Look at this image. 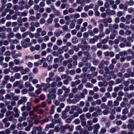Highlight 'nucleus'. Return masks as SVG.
I'll return each mask as SVG.
<instances>
[{
    "instance_id": "obj_63",
    "label": "nucleus",
    "mask_w": 134,
    "mask_h": 134,
    "mask_svg": "<svg viewBox=\"0 0 134 134\" xmlns=\"http://www.w3.org/2000/svg\"><path fill=\"white\" fill-rule=\"evenodd\" d=\"M55 130L56 132H58L60 131V129L58 126H55Z\"/></svg>"
},
{
    "instance_id": "obj_59",
    "label": "nucleus",
    "mask_w": 134,
    "mask_h": 134,
    "mask_svg": "<svg viewBox=\"0 0 134 134\" xmlns=\"http://www.w3.org/2000/svg\"><path fill=\"white\" fill-rule=\"evenodd\" d=\"M88 34L87 32H84L83 34V36L85 38H87L88 36Z\"/></svg>"
},
{
    "instance_id": "obj_3",
    "label": "nucleus",
    "mask_w": 134,
    "mask_h": 134,
    "mask_svg": "<svg viewBox=\"0 0 134 134\" xmlns=\"http://www.w3.org/2000/svg\"><path fill=\"white\" fill-rule=\"evenodd\" d=\"M55 108V107L54 105H53L51 107V110L49 112L50 114H52L54 113Z\"/></svg>"
},
{
    "instance_id": "obj_17",
    "label": "nucleus",
    "mask_w": 134,
    "mask_h": 134,
    "mask_svg": "<svg viewBox=\"0 0 134 134\" xmlns=\"http://www.w3.org/2000/svg\"><path fill=\"white\" fill-rule=\"evenodd\" d=\"M20 82L19 81H16L15 83H13V87H16L18 86V85H19L20 84Z\"/></svg>"
},
{
    "instance_id": "obj_6",
    "label": "nucleus",
    "mask_w": 134,
    "mask_h": 134,
    "mask_svg": "<svg viewBox=\"0 0 134 134\" xmlns=\"http://www.w3.org/2000/svg\"><path fill=\"white\" fill-rule=\"evenodd\" d=\"M95 110L98 113H100L101 111V109L98 106H96L95 108Z\"/></svg>"
},
{
    "instance_id": "obj_54",
    "label": "nucleus",
    "mask_w": 134,
    "mask_h": 134,
    "mask_svg": "<svg viewBox=\"0 0 134 134\" xmlns=\"http://www.w3.org/2000/svg\"><path fill=\"white\" fill-rule=\"evenodd\" d=\"M35 48V50H36L37 51H38L40 50V46L38 44H37L36 45Z\"/></svg>"
},
{
    "instance_id": "obj_21",
    "label": "nucleus",
    "mask_w": 134,
    "mask_h": 134,
    "mask_svg": "<svg viewBox=\"0 0 134 134\" xmlns=\"http://www.w3.org/2000/svg\"><path fill=\"white\" fill-rule=\"evenodd\" d=\"M9 72H13L12 71H10L9 69H5L4 71V73L5 74L8 73Z\"/></svg>"
},
{
    "instance_id": "obj_32",
    "label": "nucleus",
    "mask_w": 134,
    "mask_h": 134,
    "mask_svg": "<svg viewBox=\"0 0 134 134\" xmlns=\"http://www.w3.org/2000/svg\"><path fill=\"white\" fill-rule=\"evenodd\" d=\"M33 71L34 73L36 74L38 72V70L37 68H35L33 69Z\"/></svg>"
},
{
    "instance_id": "obj_47",
    "label": "nucleus",
    "mask_w": 134,
    "mask_h": 134,
    "mask_svg": "<svg viewBox=\"0 0 134 134\" xmlns=\"http://www.w3.org/2000/svg\"><path fill=\"white\" fill-rule=\"evenodd\" d=\"M83 87V85L82 84H81L78 87V88L79 90H81Z\"/></svg>"
},
{
    "instance_id": "obj_45",
    "label": "nucleus",
    "mask_w": 134,
    "mask_h": 134,
    "mask_svg": "<svg viewBox=\"0 0 134 134\" xmlns=\"http://www.w3.org/2000/svg\"><path fill=\"white\" fill-rule=\"evenodd\" d=\"M5 107V105L4 103H0V108H4Z\"/></svg>"
},
{
    "instance_id": "obj_43",
    "label": "nucleus",
    "mask_w": 134,
    "mask_h": 134,
    "mask_svg": "<svg viewBox=\"0 0 134 134\" xmlns=\"http://www.w3.org/2000/svg\"><path fill=\"white\" fill-rule=\"evenodd\" d=\"M98 4L99 6H102L103 5V2L102 1L99 0L98 1Z\"/></svg>"
},
{
    "instance_id": "obj_51",
    "label": "nucleus",
    "mask_w": 134,
    "mask_h": 134,
    "mask_svg": "<svg viewBox=\"0 0 134 134\" xmlns=\"http://www.w3.org/2000/svg\"><path fill=\"white\" fill-rule=\"evenodd\" d=\"M68 117L66 114H63L62 115V118L63 119H65Z\"/></svg>"
},
{
    "instance_id": "obj_5",
    "label": "nucleus",
    "mask_w": 134,
    "mask_h": 134,
    "mask_svg": "<svg viewBox=\"0 0 134 134\" xmlns=\"http://www.w3.org/2000/svg\"><path fill=\"white\" fill-rule=\"evenodd\" d=\"M21 43L22 46L24 48H27V47L28 44L23 41H21Z\"/></svg>"
},
{
    "instance_id": "obj_10",
    "label": "nucleus",
    "mask_w": 134,
    "mask_h": 134,
    "mask_svg": "<svg viewBox=\"0 0 134 134\" xmlns=\"http://www.w3.org/2000/svg\"><path fill=\"white\" fill-rule=\"evenodd\" d=\"M11 69L13 70L15 72H18L19 70V67L17 66H15L14 68H12Z\"/></svg>"
},
{
    "instance_id": "obj_39",
    "label": "nucleus",
    "mask_w": 134,
    "mask_h": 134,
    "mask_svg": "<svg viewBox=\"0 0 134 134\" xmlns=\"http://www.w3.org/2000/svg\"><path fill=\"white\" fill-rule=\"evenodd\" d=\"M83 21V19L82 18H80L77 20V24H80L82 23Z\"/></svg>"
},
{
    "instance_id": "obj_11",
    "label": "nucleus",
    "mask_w": 134,
    "mask_h": 134,
    "mask_svg": "<svg viewBox=\"0 0 134 134\" xmlns=\"http://www.w3.org/2000/svg\"><path fill=\"white\" fill-rule=\"evenodd\" d=\"M60 129H61V131H63L62 132H61L62 133H64V132H65V131L66 130V129L65 126H62L61 127Z\"/></svg>"
},
{
    "instance_id": "obj_48",
    "label": "nucleus",
    "mask_w": 134,
    "mask_h": 134,
    "mask_svg": "<svg viewBox=\"0 0 134 134\" xmlns=\"http://www.w3.org/2000/svg\"><path fill=\"white\" fill-rule=\"evenodd\" d=\"M5 47L3 46L0 48V51L1 52H3L5 51Z\"/></svg>"
},
{
    "instance_id": "obj_14",
    "label": "nucleus",
    "mask_w": 134,
    "mask_h": 134,
    "mask_svg": "<svg viewBox=\"0 0 134 134\" xmlns=\"http://www.w3.org/2000/svg\"><path fill=\"white\" fill-rule=\"evenodd\" d=\"M104 67V64L103 63H101L98 66L99 68L100 69H103Z\"/></svg>"
},
{
    "instance_id": "obj_58",
    "label": "nucleus",
    "mask_w": 134,
    "mask_h": 134,
    "mask_svg": "<svg viewBox=\"0 0 134 134\" xmlns=\"http://www.w3.org/2000/svg\"><path fill=\"white\" fill-rule=\"evenodd\" d=\"M13 110L15 113L17 112H19V113H20V111L19 110L18 108L16 107H15L14 108Z\"/></svg>"
},
{
    "instance_id": "obj_38",
    "label": "nucleus",
    "mask_w": 134,
    "mask_h": 134,
    "mask_svg": "<svg viewBox=\"0 0 134 134\" xmlns=\"http://www.w3.org/2000/svg\"><path fill=\"white\" fill-rule=\"evenodd\" d=\"M41 105L43 108H45L46 106L47 103L46 102H43L42 103Z\"/></svg>"
},
{
    "instance_id": "obj_52",
    "label": "nucleus",
    "mask_w": 134,
    "mask_h": 134,
    "mask_svg": "<svg viewBox=\"0 0 134 134\" xmlns=\"http://www.w3.org/2000/svg\"><path fill=\"white\" fill-rule=\"evenodd\" d=\"M70 109V106L69 105L67 106L65 108V110L66 111V112H68L69 111Z\"/></svg>"
},
{
    "instance_id": "obj_25",
    "label": "nucleus",
    "mask_w": 134,
    "mask_h": 134,
    "mask_svg": "<svg viewBox=\"0 0 134 134\" xmlns=\"http://www.w3.org/2000/svg\"><path fill=\"white\" fill-rule=\"evenodd\" d=\"M105 73L107 74H109V70L108 67L106 66L105 68Z\"/></svg>"
},
{
    "instance_id": "obj_53",
    "label": "nucleus",
    "mask_w": 134,
    "mask_h": 134,
    "mask_svg": "<svg viewBox=\"0 0 134 134\" xmlns=\"http://www.w3.org/2000/svg\"><path fill=\"white\" fill-rule=\"evenodd\" d=\"M15 128V126L13 124L10 127V129L11 130H14Z\"/></svg>"
},
{
    "instance_id": "obj_20",
    "label": "nucleus",
    "mask_w": 134,
    "mask_h": 134,
    "mask_svg": "<svg viewBox=\"0 0 134 134\" xmlns=\"http://www.w3.org/2000/svg\"><path fill=\"white\" fill-rule=\"evenodd\" d=\"M65 121L66 123L70 124L71 123L72 121L71 119L70 118H68L65 120Z\"/></svg>"
},
{
    "instance_id": "obj_34",
    "label": "nucleus",
    "mask_w": 134,
    "mask_h": 134,
    "mask_svg": "<svg viewBox=\"0 0 134 134\" xmlns=\"http://www.w3.org/2000/svg\"><path fill=\"white\" fill-rule=\"evenodd\" d=\"M114 47L115 49V51L116 52H118L120 51V49L117 45H114Z\"/></svg>"
},
{
    "instance_id": "obj_31",
    "label": "nucleus",
    "mask_w": 134,
    "mask_h": 134,
    "mask_svg": "<svg viewBox=\"0 0 134 134\" xmlns=\"http://www.w3.org/2000/svg\"><path fill=\"white\" fill-rule=\"evenodd\" d=\"M28 91V90L26 88H25L21 91V93H22L23 94H25L27 93V92Z\"/></svg>"
},
{
    "instance_id": "obj_8",
    "label": "nucleus",
    "mask_w": 134,
    "mask_h": 134,
    "mask_svg": "<svg viewBox=\"0 0 134 134\" xmlns=\"http://www.w3.org/2000/svg\"><path fill=\"white\" fill-rule=\"evenodd\" d=\"M34 127L39 132H41L42 130V127L40 126H39L38 127Z\"/></svg>"
},
{
    "instance_id": "obj_61",
    "label": "nucleus",
    "mask_w": 134,
    "mask_h": 134,
    "mask_svg": "<svg viewBox=\"0 0 134 134\" xmlns=\"http://www.w3.org/2000/svg\"><path fill=\"white\" fill-rule=\"evenodd\" d=\"M91 117V114L90 113H88L86 114V118L89 119Z\"/></svg>"
},
{
    "instance_id": "obj_23",
    "label": "nucleus",
    "mask_w": 134,
    "mask_h": 134,
    "mask_svg": "<svg viewBox=\"0 0 134 134\" xmlns=\"http://www.w3.org/2000/svg\"><path fill=\"white\" fill-rule=\"evenodd\" d=\"M42 91V89L40 88L39 89H38L35 91V92L37 94H40Z\"/></svg>"
},
{
    "instance_id": "obj_35",
    "label": "nucleus",
    "mask_w": 134,
    "mask_h": 134,
    "mask_svg": "<svg viewBox=\"0 0 134 134\" xmlns=\"http://www.w3.org/2000/svg\"><path fill=\"white\" fill-rule=\"evenodd\" d=\"M84 116H85L84 114H83L81 115L80 116V119L81 120V121L85 120V118L84 117Z\"/></svg>"
},
{
    "instance_id": "obj_33",
    "label": "nucleus",
    "mask_w": 134,
    "mask_h": 134,
    "mask_svg": "<svg viewBox=\"0 0 134 134\" xmlns=\"http://www.w3.org/2000/svg\"><path fill=\"white\" fill-rule=\"evenodd\" d=\"M4 57L3 56L0 57V65H1L3 63V61L4 60Z\"/></svg>"
},
{
    "instance_id": "obj_19",
    "label": "nucleus",
    "mask_w": 134,
    "mask_h": 134,
    "mask_svg": "<svg viewBox=\"0 0 134 134\" xmlns=\"http://www.w3.org/2000/svg\"><path fill=\"white\" fill-rule=\"evenodd\" d=\"M128 3V5H129L131 6L133 5L134 4V2L132 0H130L129 2L127 1L126 2V4H127V3Z\"/></svg>"
},
{
    "instance_id": "obj_4",
    "label": "nucleus",
    "mask_w": 134,
    "mask_h": 134,
    "mask_svg": "<svg viewBox=\"0 0 134 134\" xmlns=\"http://www.w3.org/2000/svg\"><path fill=\"white\" fill-rule=\"evenodd\" d=\"M27 106L26 107L27 110L28 111H29L31 110V103L30 102H28L27 103Z\"/></svg>"
},
{
    "instance_id": "obj_37",
    "label": "nucleus",
    "mask_w": 134,
    "mask_h": 134,
    "mask_svg": "<svg viewBox=\"0 0 134 134\" xmlns=\"http://www.w3.org/2000/svg\"><path fill=\"white\" fill-rule=\"evenodd\" d=\"M115 37V35L113 34H111L110 35V38L111 39L113 40Z\"/></svg>"
},
{
    "instance_id": "obj_22",
    "label": "nucleus",
    "mask_w": 134,
    "mask_h": 134,
    "mask_svg": "<svg viewBox=\"0 0 134 134\" xmlns=\"http://www.w3.org/2000/svg\"><path fill=\"white\" fill-rule=\"evenodd\" d=\"M40 98L41 100H44L45 99V96L44 94H41L40 96Z\"/></svg>"
},
{
    "instance_id": "obj_44",
    "label": "nucleus",
    "mask_w": 134,
    "mask_h": 134,
    "mask_svg": "<svg viewBox=\"0 0 134 134\" xmlns=\"http://www.w3.org/2000/svg\"><path fill=\"white\" fill-rule=\"evenodd\" d=\"M100 30L102 31L103 30V25L102 24H100L99 26Z\"/></svg>"
},
{
    "instance_id": "obj_12",
    "label": "nucleus",
    "mask_w": 134,
    "mask_h": 134,
    "mask_svg": "<svg viewBox=\"0 0 134 134\" xmlns=\"http://www.w3.org/2000/svg\"><path fill=\"white\" fill-rule=\"evenodd\" d=\"M127 109H128L127 107H126L125 109H124L122 110V114H125L128 113V110Z\"/></svg>"
},
{
    "instance_id": "obj_26",
    "label": "nucleus",
    "mask_w": 134,
    "mask_h": 134,
    "mask_svg": "<svg viewBox=\"0 0 134 134\" xmlns=\"http://www.w3.org/2000/svg\"><path fill=\"white\" fill-rule=\"evenodd\" d=\"M35 19L36 18L35 16H31L29 18V21H30L31 20H35Z\"/></svg>"
},
{
    "instance_id": "obj_49",
    "label": "nucleus",
    "mask_w": 134,
    "mask_h": 134,
    "mask_svg": "<svg viewBox=\"0 0 134 134\" xmlns=\"http://www.w3.org/2000/svg\"><path fill=\"white\" fill-rule=\"evenodd\" d=\"M102 103L100 99H98L96 101V104L97 105H100Z\"/></svg>"
},
{
    "instance_id": "obj_1",
    "label": "nucleus",
    "mask_w": 134,
    "mask_h": 134,
    "mask_svg": "<svg viewBox=\"0 0 134 134\" xmlns=\"http://www.w3.org/2000/svg\"><path fill=\"white\" fill-rule=\"evenodd\" d=\"M28 11L27 10H25L22 13L21 12H18L17 13L18 15L20 16H26L27 15Z\"/></svg>"
},
{
    "instance_id": "obj_55",
    "label": "nucleus",
    "mask_w": 134,
    "mask_h": 134,
    "mask_svg": "<svg viewBox=\"0 0 134 134\" xmlns=\"http://www.w3.org/2000/svg\"><path fill=\"white\" fill-rule=\"evenodd\" d=\"M130 65L129 63H126L124 64L123 66L125 68H127L129 67Z\"/></svg>"
},
{
    "instance_id": "obj_29",
    "label": "nucleus",
    "mask_w": 134,
    "mask_h": 134,
    "mask_svg": "<svg viewBox=\"0 0 134 134\" xmlns=\"http://www.w3.org/2000/svg\"><path fill=\"white\" fill-rule=\"evenodd\" d=\"M62 41L61 40H58L57 42V44L58 46H60L62 45Z\"/></svg>"
},
{
    "instance_id": "obj_62",
    "label": "nucleus",
    "mask_w": 134,
    "mask_h": 134,
    "mask_svg": "<svg viewBox=\"0 0 134 134\" xmlns=\"http://www.w3.org/2000/svg\"><path fill=\"white\" fill-rule=\"evenodd\" d=\"M87 67H83L82 68V71L84 72H86L87 71Z\"/></svg>"
},
{
    "instance_id": "obj_57",
    "label": "nucleus",
    "mask_w": 134,
    "mask_h": 134,
    "mask_svg": "<svg viewBox=\"0 0 134 134\" xmlns=\"http://www.w3.org/2000/svg\"><path fill=\"white\" fill-rule=\"evenodd\" d=\"M87 81V79L86 78H83L82 80V82L83 83H85Z\"/></svg>"
},
{
    "instance_id": "obj_24",
    "label": "nucleus",
    "mask_w": 134,
    "mask_h": 134,
    "mask_svg": "<svg viewBox=\"0 0 134 134\" xmlns=\"http://www.w3.org/2000/svg\"><path fill=\"white\" fill-rule=\"evenodd\" d=\"M81 43L85 45H87L88 44L87 43L86 41V40L84 38H83L81 41Z\"/></svg>"
},
{
    "instance_id": "obj_30",
    "label": "nucleus",
    "mask_w": 134,
    "mask_h": 134,
    "mask_svg": "<svg viewBox=\"0 0 134 134\" xmlns=\"http://www.w3.org/2000/svg\"><path fill=\"white\" fill-rule=\"evenodd\" d=\"M81 17L82 18L86 17L88 16V15L85 12L82 13L81 14Z\"/></svg>"
},
{
    "instance_id": "obj_13",
    "label": "nucleus",
    "mask_w": 134,
    "mask_h": 134,
    "mask_svg": "<svg viewBox=\"0 0 134 134\" xmlns=\"http://www.w3.org/2000/svg\"><path fill=\"white\" fill-rule=\"evenodd\" d=\"M12 113H13L12 115H13L14 114V113L13 111H8L5 114V115L6 116H9L12 114Z\"/></svg>"
},
{
    "instance_id": "obj_60",
    "label": "nucleus",
    "mask_w": 134,
    "mask_h": 134,
    "mask_svg": "<svg viewBox=\"0 0 134 134\" xmlns=\"http://www.w3.org/2000/svg\"><path fill=\"white\" fill-rule=\"evenodd\" d=\"M33 65V64L31 62H29L28 63L27 66L29 68H32Z\"/></svg>"
},
{
    "instance_id": "obj_41",
    "label": "nucleus",
    "mask_w": 134,
    "mask_h": 134,
    "mask_svg": "<svg viewBox=\"0 0 134 134\" xmlns=\"http://www.w3.org/2000/svg\"><path fill=\"white\" fill-rule=\"evenodd\" d=\"M103 21L104 22V25L105 27H107L108 25L107 22L106 21V20L105 19H103Z\"/></svg>"
},
{
    "instance_id": "obj_46",
    "label": "nucleus",
    "mask_w": 134,
    "mask_h": 134,
    "mask_svg": "<svg viewBox=\"0 0 134 134\" xmlns=\"http://www.w3.org/2000/svg\"><path fill=\"white\" fill-rule=\"evenodd\" d=\"M75 123L76 124H80V121L79 119H76L74 120Z\"/></svg>"
},
{
    "instance_id": "obj_18",
    "label": "nucleus",
    "mask_w": 134,
    "mask_h": 134,
    "mask_svg": "<svg viewBox=\"0 0 134 134\" xmlns=\"http://www.w3.org/2000/svg\"><path fill=\"white\" fill-rule=\"evenodd\" d=\"M65 68L63 66L60 67L58 69L59 72H63L65 70Z\"/></svg>"
},
{
    "instance_id": "obj_42",
    "label": "nucleus",
    "mask_w": 134,
    "mask_h": 134,
    "mask_svg": "<svg viewBox=\"0 0 134 134\" xmlns=\"http://www.w3.org/2000/svg\"><path fill=\"white\" fill-rule=\"evenodd\" d=\"M31 85L30 83L28 82H27L25 83V87H29Z\"/></svg>"
},
{
    "instance_id": "obj_16",
    "label": "nucleus",
    "mask_w": 134,
    "mask_h": 134,
    "mask_svg": "<svg viewBox=\"0 0 134 134\" xmlns=\"http://www.w3.org/2000/svg\"><path fill=\"white\" fill-rule=\"evenodd\" d=\"M53 59V57L51 55H48L47 58V60L49 62H51Z\"/></svg>"
},
{
    "instance_id": "obj_40",
    "label": "nucleus",
    "mask_w": 134,
    "mask_h": 134,
    "mask_svg": "<svg viewBox=\"0 0 134 134\" xmlns=\"http://www.w3.org/2000/svg\"><path fill=\"white\" fill-rule=\"evenodd\" d=\"M94 128L95 129L98 130L100 128V126L98 124H97L94 125Z\"/></svg>"
},
{
    "instance_id": "obj_27",
    "label": "nucleus",
    "mask_w": 134,
    "mask_h": 134,
    "mask_svg": "<svg viewBox=\"0 0 134 134\" xmlns=\"http://www.w3.org/2000/svg\"><path fill=\"white\" fill-rule=\"evenodd\" d=\"M88 58L87 57H84L82 59V61L84 63H86L87 62Z\"/></svg>"
},
{
    "instance_id": "obj_36",
    "label": "nucleus",
    "mask_w": 134,
    "mask_h": 134,
    "mask_svg": "<svg viewBox=\"0 0 134 134\" xmlns=\"http://www.w3.org/2000/svg\"><path fill=\"white\" fill-rule=\"evenodd\" d=\"M15 37L19 39H21V35L19 33H18L16 34Z\"/></svg>"
},
{
    "instance_id": "obj_56",
    "label": "nucleus",
    "mask_w": 134,
    "mask_h": 134,
    "mask_svg": "<svg viewBox=\"0 0 134 134\" xmlns=\"http://www.w3.org/2000/svg\"><path fill=\"white\" fill-rule=\"evenodd\" d=\"M113 104V102L111 100H109L108 101V107H110Z\"/></svg>"
},
{
    "instance_id": "obj_64",
    "label": "nucleus",
    "mask_w": 134,
    "mask_h": 134,
    "mask_svg": "<svg viewBox=\"0 0 134 134\" xmlns=\"http://www.w3.org/2000/svg\"><path fill=\"white\" fill-rule=\"evenodd\" d=\"M131 115L134 114V108H132L130 110Z\"/></svg>"
},
{
    "instance_id": "obj_50",
    "label": "nucleus",
    "mask_w": 134,
    "mask_h": 134,
    "mask_svg": "<svg viewBox=\"0 0 134 134\" xmlns=\"http://www.w3.org/2000/svg\"><path fill=\"white\" fill-rule=\"evenodd\" d=\"M127 118V116L126 115H124L122 116L121 119L122 120H126Z\"/></svg>"
},
{
    "instance_id": "obj_2",
    "label": "nucleus",
    "mask_w": 134,
    "mask_h": 134,
    "mask_svg": "<svg viewBox=\"0 0 134 134\" xmlns=\"http://www.w3.org/2000/svg\"><path fill=\"white\" fill-rule=\"evenodd\" d=\"M71 40L72 42L74 44L78 42V39L76 36L73 37L72 39Z\"/></svg>"
},
{
    "instance_id": "obj_9",
    "label": "nucleus",
    "mask_w": 134,
    "mask_h": 134,
    "mask_svg": "<svg viewBox=\"0 0 134 134\" xmlns=\"http://www.w3.org/2000/svg\"><path fill=\"white\" fill-rule=\"evenodd\" d=\"M59 100L61 102L64 101L65 99V97L63 95L60 96L59 97Z\"/></svg>"
},
{
    "instance_id": "obj_15",
    "label": "nucleus",
    "mask_w": 134,
    "mask_h": 134,
    "mask_svg": "<svg viewBox=\"0 0 134 134\" xmlns=\"http://www.w3.org/2000/svg\"><path fill=\"white\" fill-rule=\"evenodd\" d=\"M14 76L16 79H19L21 77V75L19 73H17L15 74Z\"/></svg>"
},
{
    "instance_id": "obj_7",
    "label": "nucleus",
    "mask_w": 134,
    "mask_h": 134,
    "mask_svg": "<svg viewBox=\"0 0 134 134\" xmlns=\"http://www.w3.org/2000/svg\"><path fill=\"white\" fill-rule=\"evenodd\" d=\"M62 30H60L58 32H55L54 33V34L56 36L58 37L60 36V34H62Z\"/></svg>"
},
{
    "instance_id": "obj_28",
    "label": "nucleus",
    "mask_w": 134,
    "mask_h": 134,
    "mask_svg": "<svg viewBox=\"0 0 134 134\" xmlns=\"http://www.w3.org/2000/svg\"><path fill=\"white\" fill-rule=\"evenodd\" d=\"M5 34L4 32L1 33L0 34V37L2 39H4L5 38Z\"/></svg>"
}]
</instances>
